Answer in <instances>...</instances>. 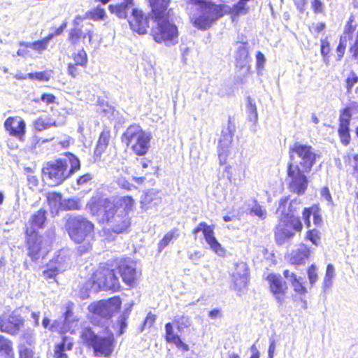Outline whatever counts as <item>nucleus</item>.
Here are the masks:
<instances>
[{
    "instance_id": "obj_1",
    "label": "nucleus",
    "mask_w": 358,
    "mask_h": 358,
    "mask_svg": "<svg viewBox=\"0 0 358 358\" xmlns=\"http://www.w3.org/2000/svg\"><path fill=\"white\" fill-rule=\"evenodd\" d=\"M134 200L132 197L121 196L113 200L92 198L87 206L90 213L102 223H107L113 231L120 234L130 226L129 213L132 210Z\"/></svg>"
},
{
    "instance_id": "obj_2",
    "label": "nucleus",
    "mask_w": 358,
    "mask_h": 358,
    "mask_svg": "<svg viewBox=\"0 0 358 358\" xmlns=\"http://www.w3.org/2000/svg\"><path fill=\"white\" fill-rule=\"evenodd\" d=\"M80 168V160L72 153L66 152L55 161L48 162L43 168V173L49 184L56 186L62 184Z\"/></svg>"
},
{
    "instance_id": "obj_3",
    "label": "nucleus",
    "mask_w": 358,
    "mask_h": 358,
    "mask_svg": "<svg viewBox=\"0 0 358 358\" xmlns=\"http://www.w3.org/2000/svg\"><path fill=\"white\" fill-rule=\"evenodd\" d=\"M287 199H280L277 212L281 214L278 224L275 230V238L278 245L284 244L303 229L301 221L299 217L285 213Z\"/></svg>"
},
{
    "instance_id": "obj_4",
    "label": "nucleus",
    "mask_w": 358,
    "mask_h": 358,
    "mask_svg": "<svg viewBox=\"0 0 358 358\" xmlns=\"http://www.w3.org/2000/svg\"><path fill=\"white\" fill-rule=\"evenodd\" d=\"M152 138L150 132L143 130L138 124H131L123 133L122 141L137 155L143 156L150 148Z\"/></svg>"
},
{
    "instance_id": "obj_5",
    "label": "nucleus",
    "mask_w": 358,
    "mask_h": 358,
    "mask_svg": "<svg viewBox=\"0 0 358 358\" xmlns=\"http://www.w3.org/2000/svg\"><path fill=\"white\" fill-rule=\"evenodd\" d=\"M189 4L198 6L199 13L192 18L195 27L201 29H207L222 16V6L210 1L202 0H186Z\"/></svg>"
},
{
    "instance_id": "obj_6",
    "label": "nucleus",
    "mask_w": 358,
    "mask_h": 358,
    "mask_svg": "<svg viewBox=\"0 0 358 358\" xmlns=\"http://www.w3.org/2000/svg\"><path fill=\"white\" fill-rule=\"evenodd\" d=\"M65 228L73 241L81 243L92 236L94 224L82 215H70L66 219Z\"/></svg>"
},
{
    "instance_id": "obj_7",
    "label": "nucleus",
    "mask_w": 358,
    "mask_h": 358,
    "mask_svg": "<svg viewBox=\"0 0 358 358\" xmlns=\"http://www.w3.org/2000/svg\"><path fill=\"white\" fill-rule=\"evenodd\" d=\"M80 338L86 346L93 348L96 357H107L113 351V334L103 337L96 334L90 328H85L82 331Z\"/></svg>"
},
{
    "instance_id": "obj_8",
    "label": "nucleus",
    "mask_w": 358,
    "mask_h": 358,
    "mask_svg": "<svg viewBox=\"0 0 358 358\" xmlns=\"http://www.w3.org/2000/svg\"><path fill=\"white\" fill-rule=\"evenodd\" d=\"M290 164H298L300 169L310 172L320 157L319 152L310 145L295 143L289 149Z\"/></svg>"
},
{
    "instance_id": "obj_9",
    "label": "nucleus",
    "mask_w": 358,
    "mask_h": 358,
    "mask_svg": "<svg viewBox=\"0 0 358 358\" xmlns=\"http://www.w3.org/2000/svg\"><path fill=\"white\" fill-rule=\"evenodd\" d=\"M155 21L156 26L152 29L154 40L157 43H164L166 45L176 44L178 42V31L176 25L169 20V17Z\"/></svg>"
},
{
    "instance_id": "obj_10",
    "label": "nucleus",
    "mask_w": 358,
    "mask_h": 358,
    "mask_svg": "<svg viewBox=\"0 0 358 358\" xmlns=\"http://www.w3.org/2000/svg\"><path fill=\"white\" fill-rule=\"evenodd\" d=\"M92 289L117 290L120 287L119 278L113 269L103 268L94 273L92 277Z\"/></svg>"
},
{
    "instance_id": "obj_11",
    "label": "nucleus",
    "mask_w": 358,
    "mask_h": 358,
    "mask_svg": "<svg viewBox=\"0 0 358 358\" xmlns=\"http://www.w3.org/2000/svg\"><path fill=\"white\" fill-rule=\"evenodd\" d=\"M121 306V301L119 297H113L106 301H99L89 306L94 318L100 317L108 320L115 313L117 312Z\"/></svg>"
},
{
    "instance_id": "obj_12",
    "label": "nucleus",
    "mask_w": 358,
    "mask_h": 358,
    "mask_svg": "<svg viewBox=\"0 0 358 358\" xmlns=\"http://www.w3.org/2000/svg\"><path fill=\"white\" fill-rule=\"evenodd\" d=\"M306 171L300 169L298 164H289L287 169L290 191L299 195L303 194L308 187V179L304 175Z\"/></svg>"
},
{
    "instance_id": "obj_13",
    "label": "nucleus",
    "mask_w": 358,
    "mask_h": 358,
    "mask_svg": "<svg viewBox=\"0 0 358 358\" xmlns=\"http://www.w3.org/2000/svg\"><path fill=\"white\" fill-rule=\"evenodd\" d=\"M70 265V252L68 250H62L48 266L49 268L44 271V276L48 278H53L58 272L64 271Z\"/></svg>"
},
{
    "instance_id": "obj_14",
    "label": "nucleus",
    "mask_w": 358,
    "mask_h": 358,
    "mask_svg": "<svg viewBox=\"0 0 358 358\" xmlns=\"http://www.w3.org/2000/svg\"><path fill=\"white\" fill-rule=\"evenodd\" d=\"M199 231H203L204 238L213 251L219 256L224 255L225 250L214 236L213 228L211 226L208 225L206 222H201L193 230V234L196 235Z\"/></svg>"
},
{
    "instance_id": "obj_15",
    "label": "nucleus",
    "mask_w": 358,
    "mask_h": 358,
    "mask_svg": "<svg viewBox=\"0 0 358 358\" xmlns=\"http://www.w3.org/2000/svg\"><path fill=\"white\" fill-rule=\"evenodd\" d=\"M231 278L236 289L238 292L245 289L249 278V268L247 264L244 262L235 263Z\"/></svg>"
},
{
    "instance_id": "obj_16",
    "label": "nucleus",
    "mask_w": 358,
    "mask_h": 358,
    "mask_svg": "<svg viewBox=\"0 0 358 358\" xmlns=\"http://www.w3.org/2000/svg\"><path fill=\"white\" fill-rule=\"evenodd\" d=\"M266 279L269 284L271 292L279 305H282L285 302V294L287 290L286 282L282 280L280 275L273 273L268 275Z\"/></svg>"
},
{
    "instance_id": "obj_17",
    "label": "nucleus",
    "mask_w": 358,
    "mask_h": 358,
    "mask_svg": "<svg viewBox=\"0 0 358 358\" xmlns=\"http://www.w3.org/2000/svg\"><path fill=\"white\" fill-rule=\"evenodd\" d=\"M27 234V244L28 247V255L34 261H36L41 256V253L47 252L43 251L42 248V238L38 236L34 228L30 229H27L26 231Z\"/></svg>"
},
{
    "instance_id": "obj_18",
    "label": "nucleus",
    "mask_w": 358,
    "mask_h": 358,
    "mask_svg": "<svg viewBox=\"0 0 358 358\" xmlns=\"http://www.w3.org/2000/svg\"><path fill=\"white\" fill-rule=\"evenodd\" d=\"M118 272L122 280L129 286L134 285L138 275L136 263L131 259L121 261L118 265Z\"/></svg>"
},
{
    "instance_id": "obj_19",
    "label": "nucleus",
    "mask_w": 358,
    "mask_h": 358,
    "mask_svg": "<svg viewBox=\"0 0 358 358\" xmlns=\"http://www.w3.org/2000/svg\"><path fill=\"white\" fill-rule=\"evenodd\" d=\"M23 324V318L15 312L12 313L7 319L0 316V330L2 332L16 335Z\"/></svg>"
},
{
    "instance_id": "obj_20",
    "label": "nucleus",
    "mask_w": 358,
    "mask_h": 358,
    "mask_svg": "<svg viewBox=\"0 0 358 358\" xmlns=\"http://www.w3.org/2000/svg\"><path fill=\"white\" fill-rule=\"evenodd\" d=\"M4 127L9 134L22 140L24 134L26 124L20 117H9L4 122Z\"/></svg>"
},
{
    "instance_id": "obj_21",
    "label": "nucleus",
    "mask_w": 358,
    "mask_h": 358,
    "mask_svg": "<svg viewBox=\"0 0 358 358\" xmlns=\"http://www.w3.org/2000/svg\"><path fill=\"white\" fill-rule=\"evenodd\" d=\"M128 22L131 29L134 31L139 34H144L147 32L148 28V19L141 10L137 8L133 10V13L128 20Z\"/></svg>"
},
{
    "instance_id": "obj_22",
    "label": "nucleus",
    "mask_w": 358,
    "mask_h": 358,
    "mask_svg": "<svg viewBox=\"0 0 358 358\" xmlns=\"http://www.w3.org/2000/svg\"><path fill=\"white\" fill-rule=\"evenodd\" d=\"M171 0H148L151 8V16L154 20L169 17V6Z\"/></svg>"
},
{
    "instance_id": "obj_23",
    "label": "nucleus",
    "mask_w": 358,
    "mask_h": 358,
    "mask_svg": "<svg viewBox=\"0 0 358 358\" xmlns=\"http://www.w3.org/2000/svg\"><path fill=\"white\" fill-rule=\"evenodd\" d=\"M111 13L115 14L119 18H127L128 14H132L133 10H135L133 0H122L121 2L108 6Z\"/></svg>"
},
{
    "instance_id": "obj_24",
    "label": "nucleus",
    "mask_w": 358,
    "mask_h": 358,
    "mask_svg": "<svg viewBox=\"0 0 358 358\" xmlns=\"http://www.w3.org/2000/svg\"><path fill=\"white\" fill-rule=\"evenodd\" d=\"M161 202V197L159 192L155 189H150L145 192L141 197V203L146 208H152L157 206Z\"/></svg>"
},
{
    "instance_id": "obj_25",
    "label": "nucleus",
    "mask_w": 358,
    "mask_h": 358,
    "mask_svg": "<svg viewBox=\"0 0 358 358\" xmlns=\"http://www.w3.org/2000/svg\"><path fill=\"white\" fill-rule=\"evenodd\" d=\"M309 255V248L305 245H301L297 250L292 252L289 261L292 264L300 265L304 263Z\"/></svg>"
},
{
    "instance_id": "obj_26",
    "label": "nucleus",
    "mask_w": 358,
    "mask_h": 358,
    "mask_svg": "<svg viewBox=\"0 0 358 358\" xmlns=\"http://www.w3.org/2000/svg\"><path fill=\"white\" fill-rule=\"evenodd\" d=\"M73 342L67 337H64L61 343L55 345L54 357L55 358H68L65 353L66 350L70 351L73 348Z\"/></svg>"
},
{
    "instance_id": "obj_27",
    "label": "nucleus",
    "mask_w": 358,
    "mask_h": 358,
    "mask_svg": "<svg viewBox=\"0 0 358 358\" xmlns=\"http://www.w3.org/2000/svg\"><path fill=\"white\" fill-rule=\"evenodd\" d=\"M0 355L3 358H15L12 341L1 335H0Z\"/></svg>"
},
{
    "instance_id": "obj_28",
    "label": "nucleus",
    "mask_w": 358,
    "mask_h": 358,
    "mask_svg": "<svg viewBox=\"0 0 358 358\" xmlns=\"http://www.w3.org/2000/svg\"><path fill=\"white\" fill-rule=\"evenodd\" d=\"M236 63L239 66H244L248 62V50L245 43H236V52L235 55Z\"/></svg>"
},
{
    "instance_id": "obj_29",
    "label": "nucleus",
    "mask_w": 358,
    "mask_h": 358,
    "mask_svg": "<svg viewBox=\"0 0 358 358\" xmlns=\"http://www.w3.org/2000/svg\"><path fill=\"white\" fill-rule=\"evenodd\" d=\"M335 276L336 273L334 266L331 264H328L322 285V289L324 293L327 292L332 287Z\"/></svg>"
},
{
    "instance_id": "obj_30",
    "label": "nucleus",
    "mask_w": 358,
    "mask_h": 358,
    "mask_svg": "<svg viewBox=\"0 0 358 358\" xmlns=\"http://www.w3.org/2000/svg\"><path fill=\"white\" fill-rule=\"evenodd\" d=\"M48 204L50 207L52 213H57L59 209L62 208L63 202L62 195L57 192L48 193L47 196Z\"/></svg>"
},
{
    "instance_id": "obj_31",
    "label": "nucleus",
    "mask_w": 358,
    "mask_h": 358,
    "mask_svg": "<svg viewBox=\"0 0 358 358\" xmlns=\"http://www.w3.org/2000/svg\"><path fill=\"white\" fill-rule=\"evenodd\" d=\"M110 134L108 131H103L99 136L97 145L94 150V153L97 156H100L106 149L109 143Z\"/></svg>"
},
{
    "instance_id": "obj_32",
    "label": "nucleus",
    "mask_w": 358,
    "mask_h": 358,
    "mask_svg": "<svg viewBox=\"0 0 358 358\" xmlns=\"http://www.w3.org/2000/svg\"><path fill=\"white\" fill-rule=\"evenodd\" d=\"M177 229H173L166 233L163 238L159 242L158 244V250L159 252H161L164 248H165L169 243L173 240L176 239L178 237L177 234Z\"/></svg>"
},
{
    "instance_id": "obj_33",
    "label": "nucleus",
    "mask_w": 358,
    "mask_h": 358,
    "mask_svg": "<svg viewBox=\"0 0 358 358\" xmlns=\"http://www.w3.org/2000/svg\"><path fill=\"white\" fill-rule=\"evenodd\" d=\"M34 126L36 131H41L43 130L47 129L52 126H57V122L55 121H52L50 119L45 120L41 117L36 119L34 122Z\"/></svg>"
},
{
    "instance_id": "obj_34",
    "label": "nucleus",
    "mask_w": 358,
    "mask_h": 358,
    "mask_svg": "<svg viewBox=\"0 0 358 358\" xmlns=\"http://www.w3.org/2000/svg\"><path fill=\"white\" fill-rule=\"evenodd\" d=\"M105 16H106L105 10L100 6H97L96 8H95L90 11H87L85 13V17L96 21V20H103L105 17Z\"/></svg>"
},
{
    "instance_id": "obj_35",
    "label": "nucleus",
    "mask_w": 358,
    "mask_h": 358,
    "mask_svg": "<svg viewBox=\"0 0 358 358\" xmlns=\"http://www.w3.org/2000/svg\"><path fill=\"white\" fill-rule=\"evenodd\" d=\"M247 111L248 113V120L250 122H257L258 114L255 103L250 97L248 98Z\"/></svg>"
},
{
    "instance_id": "obj_36",
    "label": "nucleus",
    "mask_w": 358,
    "mask_h": 358,
    "mask_svg": "<svg viewBox=\"0 0 358 358\" xmlns=\"http://www.w3.org/2000/svg\"><path fill=\"white\" fill-rule=\"evenodd\" d=\"M74 64L85 67L87 64V55L84 49L79 50L76 53L73 55Z\"/></svg>"
},
{
    "instance_id": "obj_37",
    "label": "nucleus",
    "mask_w": 358,
    "mask_h": 358,
    "mask_svg": "<svg viewBox=\"0 0 358 358\" xmlns=\"http://www.w3.org/2000/svg\"><path fill=\"white\" fill-rule=\"evenodd\" d=\"M45 220V211L41 209L32 215L31 224L34 227H42Z\"/></svg>"
},
{
    "instance_id": "obj_38",
    "label": "nucleus",
    "mask_w": 358,
    "mask_h": 358,
    "mask_svg": "<svg viewBox=\"0 0 358 358\" xmlns=\"http://www.w3.org/2000/svg\"><path fill=\"white\" fill-rule=\"evenodd\" d=\"M232 134L229 131L222 132V136L219 141V150L226 149L229 151V146L232 142Z\"/></svg>"
},
{
    "instance_id": "obj_39",
    "label": "nucleus",
    "mask_w": 358,
    "mask_h": 358,
    "mask_svg": "<svg viewBox=\"0 0 358 358\" xmlns=\"http://www.w3.org/2000/svg\"><path fill=\"white\" fill-rule=\"evenodd\" d=\"M173 322L176 324L177 329L179 331H183L189 327L191 324V319L187 316H176Z\"/></svg>"
},
{
    "instance_id": "obj_40",
    "label": "nucleus",
    "mask_w": 358,
    "mask_h": 358,
    "mask_svg": "<svg viewBox=\"0 0 358 358\" xmlns=\"http://www.w3.org/2000/svg\"><path fill=\"white\" fill-rule=\"evenodd\" d=\"M20 45L24 46L25 48H30L38 52L45 50L48 47V45L43 40L37 41L34 43L21 42Z\"/></svg>"
},
{
    "instance_id": "obj_41",
    "label": "nucleus",
    "mask_w": 358,
    "mask_h": 358,
    "mask_svg": "<svg viewBox=\"0 0 358 358\" xmlns=\"http://www.w3.org/2000/svg\"><path fill=\"white\" fill-rule=\"evenodd\" d=\"M250 214L257 216L262 220H264L267 215L265 208L258 203L255 204V206L250 208Z\"/></svg>"
},
{
    "instance_id": "obj_42",
    "label": "nucleus",
    "mask_w": 358,
    "mask_h": 358,
    "mask_svg": "<svg viewBox=\"0 0 358 358\" xmlns=\"http://www.w3.org/2000/svg\"><path fill=\"white\" fill-rule=\"evenodd\" d=\"M62 208L69 210H79L81 208V205L78 200L76 199H69L64 201Z\"/></svg>"
},
{
    "instance_id": "obj_43",
    "label": "nucleus",
    "mask_w": 358,
    "mask_h": 358,
    "mask_svg": "<svg viewBox=\"0 0 358 358\" xmlns=\"http://www.w3.org/2000/svg\"><path fill=\"white\" fill-rule=\"evenodd\" d=\"M246 3L245 1L239 0V1L235 4L232 8V13L234 15H240L242 14H245L248 12V8H246Z\"/></svg>"
},
{
    "instance_id": "obj_44",
    "label": "nucleus",
    "mask_w": 358,
    "mask_h": 358,
    "mask_svg": "<svg viewBox=\"0 0 358 358\" xmlns=\"http://www.w3.org/2000/svg\"><path fill=\"white\" fill-rule=\"evenodd\" d=\"M283 199H287V203H285V206H286L288 203V199L284 198ZM300 206H301V201L298 199H294L289 203L288 208L287 209L285 208V213H289V214L294 215V213L299 210Z\"/></svg>"
},
{
    "instance_id": "obj_45",
    "label": "nucleus",
    "mask_w": 358,
    "mask_h": 358,
    "mask_svg": "<svg viewBox=\"0 0 358 358\" xmlns=\"http://www.w3.org/2000/svg\"><path fill=\"white\" fill-rule=\"evenodd\" d=\"M338 134L342 143L348 145L350 140L349 127L339 126Z\"/></svg>"
},
{
    "instance_id": "obj_46",
    "label": "nucleus",
    "mask_w": 358,
    "mask_h": 358,
    "mask_svg": "<svg viewBox=\"0 0 358 358\" xmlns=\"http://www.w3.org/2000/svg\"><path fill=\"white\" fill-rule=\"evenodd\" d=\"M28 78L40 81H48L50 78V75L47 72L29 73H28Z\"/></svg>"
},
{
    "instance_id": "obj_47",
    "label": "nucleus",
    "mask_w": 358,
    "mask_h": 358,
    "mask_svg": "<svg viewBox=\"0 0 358 358\" xmlns=\"http://www.w3.org/2000/svg\"><path fill=\"white\" fill-rule=\"evenodd\" d=\"M292 286L294 288L295 292L298 293L301 295H304L307 293V289L305 286H303L302 282V278L301 277L299 278L298 280L293 282L292 283Z\"/></svg>"
},
{
    "instance_id": "obj_48",
    "label": "nucleus",
    "mask_w": 358,
    "mask_h": 358,
    "mask_svg": "<svg viewBox=\"0 0 358 358\" xmlns=\"http://www.w3.org/2000/svg\"><path fill=\"white\" fill-rule=\"evenodd\" d=\"M319 234L320 232L317 229L309 230L306 233V238L312 242L313 244L317 245L320 241Z\"/></svg>"
},
{
    "instance_id": "obj_49",
    "label": "nucleus",
    "mask_w": 358,
    "mask_h": 358,
    "mask_svg": "<svg viewBox=\"0 0 358 358\" xmlns=\"http://www.w3.org/2000/svg\"><path fill=\"white\" fill-rule=\"evenodd\" d=\"M81 34H82V31H81L80 29H78V28L75 27V28L71 29L69 34V41L73 45H76L78 42V41L81 36Z\"/></svg>"
},
{
    "instance_id": "obj_50",
    "label": "nucleus",
    "mask_w": 358,
    "mask_h": 358,
    "mask_svg": "<svg viewBox=\"0 0 358 358\" xmlns=\"http://www.w3.org/2000/svg\"><path fill=\"white\" fill-rule=\"evenodd\" d=\"M351 119V113L348 109H345L340 116L339 126L349 127Z\"/></svg>"
},
{
    "instance_id": "obj_51",
    "label": "nucleus",
    "mask_w": 358,
    "mask_h": 358,
    "mask_svg": "<svg viewBox=\"0 0 358 358\" xmlns=\"http://www.w3.org/2000/svg\"><path fill=\"white\" fill-rule=\"evenodd\" d=\"M165 331H166V339L169 343H171L175 339V338H176L178 336V335L174 334L173 325L170 322L166 324Z\"/></svg>"
},
{
    "instance_id": "obj_52",
    "label": "nucleus",
    "mask_w": 358,
    "mask_h": 358,
    "mask_svg": "<svg viewBox=\"0 0 358 358\" xmlns=\"http://www.w3.org/2000/svg\"><path fill=\"white\" fill-rule=\"evenodd\" d=\"M308 276L310 281V283L313 285H314L317 280V268L316 266L313 264L310 266V268L308 270Z\"/></svg>"
},
{
    "instance_id": "obj_53",
    "label": "nucleus",
    "mask_w": 358,
    "mask_h": 358,
    "mask_svg": "<svg viewBox=\"0 0 358 358\" xmlns=\"http://www.w3.org/2000/svg\"><path fill=\"white\" fill-rule=\"evenodd\" d=\"M20 358H32L33 351L29 348L21 345L19 348Z\"/></svg>"
},
{
    "instance_id": "obj_54",
    "label": "nucleus",
    "mask_w": 358,
    "mask_h": 358,
    "mask_svg": "<svg viewBox=\"0 0 358 358\" xmlns=\"http://www.w3.org/2000/svg\"><path fill=\"white\" fill-rule=\"evenodd\" d=\"M357 82L358 76L355 72L352 71L346 79V87L348 90H350Z\"/></svg>"
},
{
    "instance_id": "obj_55",
    "label": "nucleus",
    "mask_w": 358,
    "mask_h": 358,
    "mask_svg": "<svg viewBox=\"0 0 358 358\" xmlns=\"http://www.w3.org/2000/svg\"><path fill=\"white\" fill-rule=\"evenodd\" d=\"M117 184L118 185L127 190H132L133 189H136V187L130 183L129 181H127L126 179L123 178H120L117 179Z\"/></svg>"
},
{
    "instance_id": "obj_56",
    "label": "nucleus",
    "mask_w": 358,
    "mask_h": 358,
    "mask_svg": "<svg viewBox=\"0 0 358 358\" xmlns=\"http://www.w3.org/2000/svg\"><path fill=\"white\" fill-rule=\"evenodd\" d=\"M320 194L321 196L327 201V204L329 206H333L334 201L330 194V192L329 190V188L327 187H324L323 188H322Z\"/></svg>"
},
{
    "instance_id": "obj_57",
    "label": "nucleus",
    "mask_w": 358,
    "mask_h": 358,
    "mask_svg": "<svg viewBox=\"0 0 358 358\" xmlns=\"http://www.w3.org/2000/svg\"><path fill=\"white\" fill-rule=\"evenodd\" d=\"M313 209H315V207H311L309 208H305L303 211V219L307 227H309L310 226V215L313 214Z\"/></svg>"
},
{
    "instance_id": "obj_58",
    "label": "nucleus",
    "mask_w": 358,
    "mask_h": 358,
    "mask_svg": "<svg viewBox=\"0 0 358 358\" xmlns=\"http://www.w3.org/2000/svg\"><path fill=\"white\" fill-rule=\"evenodd\" d=\"M78 66L79 65H76L73 63H69L68 64L69 75H70L72 78H76L80 72V70L79 69Z\"/></svg>"
},
{
    "instance_id": "obj_59",
    "label": "nucleus",
    "mask_w": 358,
    "mask_h": 358,
    "mask_svg": "<svg viewBox=\"0 0 358 358\" xmlns=\"http://www.w3.org/2000/svg\"><path fill=\"white\" fill-rule=\"evenodd\" d=\"M311 6L316 13H322L324 10V5L321 0H312Z\"/></svg>"
},
{
    "instance_id": "obj_60",
    "label": "nucleus",
    "mask_w": 358,
    "mask_h": 358,
    "mask_svg": "<svg viewBox=\"0 0 358 358\" xmlns=\"http://www.w3.org/2000/svg\"><path fill=\"white\" fill-rule=\"evenodd\" d=\"M320 42L321 54L323 57H325L329 54L330 51L329 43L327 39H322Z\"/></svg>"
},
{
    "instance_id": "obj_61",
    "label": "nucleus",
    "mask_w": 358,
    "mask_h": 358,
    "mask_svg": "<svg viewBox=\"0 0 358 358\" xmlns=\"http://www.w3.org/2000/svg\"><path fill=\"white\" fill-rule=\"evenodd\" d=\"M257 68L258 70L263 69L266 59L263 53L258 52L256 55Z\"/></svg>"
},
{
    "instance_id": "obj_62",
    "label": "nucleus",
    "mask_w": 358,
    "mask_h": 358,
    "mask_svg": "<svg viewBox=\"0 0 358 358\" xmlns=\"http://www.w3.org/2000/svg\"><path fill=\"white\" fill-rule=\"evenodd\" d=\"M325 28V24L323 22H317V23H313L311 27H310V29L312 32L315 34H319L322 31L324 30Z\"/></svg>"
},
{
    "instance_id": "obj_63",
    "label": "nucleus",
    "mask_w": 358,
    "mask_h": 358,
    "mask_svg": "<svg viewBox=\"0 0 358 358\" xmlns=\"http://www.w3.org/2000/svg\"><path fill=\"white\" fill-rule=\"evenodd\" d=\"M228 152H229V151H227L226 149H224V150L218 149V157H219V161H220V165H223V164H226L227 156H228Z\"/></svg>"
},
{
    "instance_id": "obj_64",
    "label": "nucleus",
    "mask_w": 358,
    "mask_h": 358,
    "mask_svg": "<svg viewBox=\"0 0 358 358\" xmlns=\"http://www.w3.org/2000/svg\"><path fill=\"white\" fill-rule=\"evenodd\" d=\"M41 99L47 105L55 102V96L52 94H43L41 95Z\"/></svg>"
}]
</instances>
